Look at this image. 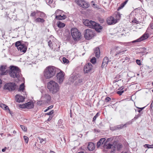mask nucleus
<instances>
[{"label": "nucleus", "instance_id": "1", "mask_svg": "<svg viewBox=\"0 0 153 153\" xmlns=\"http://www.w3.org/2000/svg\"><path fill=\"white\" fill-rule=\"evenodd\" d=\"M56 68L53 66L47 67L44 71V76L46 79H50L54 76L56 73Z\"/></svg>", "mask_w": 153, "mask_h": 153}, {"label": "nucleus", "instance_id": "2", "mask_svg": "<svg viewBox=\"0 0 153 153\" xmlns=\"http://www.w3.org/2000/svg\"><path fill=\"white\" fill-rule=\"evenodd\" d=\"M9 73L11 77L18 79L20 77L21 71L18 67L11 65L10 67Z\"/></svg>", "mask_w": 153, "mask_h": 153}, {"label": "nucleus", "instance_id": "3", "mask_svg": "<svg viewBox=\"0 0 153 153\" xmlns=\"http://www.w3.org/2000/svg\"><path fill=\"white\" fill-rule=\"evenodd\" d=\"M48 88L50 91L53 94L56 93L59 90V86L58 83L53 80L50 81L48 83Z\"/></svg>", "mask_w": 153, "mask_h": 153}, {"label": "nucleus", "instance_id": "4", "mask_svg": "<svg viewBox=\"0 0 153 153\" xmlns=\"http://www.w3.org/2000/svg\"><path fill=\"white\" fill-rule=\"evenodd\" d=\"M71 33L72 37L74 40H77L80 38L81 36V33L76 28H72L71 30Z\"/></svg>", "mask_w": 153, "mask_h": 153}, {"label": "nucleus", "instance_id": "5", "mask_svg": "<svg viewBox=\"0 0 153 153\" xmlns=\"http://www.w3.org/2000/svg\"><path fill=\"white\" fill-rule=\"evenodd\" d=\"M84 33L85 37L87 39H90L94 36L95 33L91 29H87L85 30L84 31Z\"/></svg>", "mask_w": 153, "mask_h": 153}, {"label": "nucleus", "instance_id": "6", "mask_svg": "<svg viewBox=\"0 0 153 153\" xmlns=\"http://www.w3.org/2000/svg\"><path fill=\"white\" fill-rule=\"evenodd\" d=\"M16 88V84L14 83H8L5 85L4 86V89L11 91L14 90Z\"/></svg>", "mask_w": 153, "mask_h": 153}, {"label": "nucleus", "instance_id": "7", "mask_svg": "<svg viewBox=\"0 0 153 153\" xmlns=\"http://www.w3.org/2000/svg\"><path fill=\"white\" fill-rule=\"evenodd\" d=\"M41 102L43 103H49L51 99V96L48 94H45L44 96H42L41 98Z\"/></svg>", "mask_w": 153, "mask_h": 153}, {"label": "nucleus", "instance_id": "8", "mask_svg": "<svg viewBox=\"0 0 153 153\" xmlns=\"http://www.w3.org/2000/svg\"><path fill=\"white\" fill-rule=\"evenodd\" d=\"M9 70L7 69L6 65H1L0 67V75H6L9 72Z\"/></svg>", "mask_w": 153, "mask_h": 153}, {"label": "nucleus", "instance_id": "9", "mask_svg": "<svg viewBox=\"0 0 153 153\" xmlns=\"http://www.w3.org/2000/svg\"><path fill=\"white\" fill-rule=\"evenodd\" d=\"M83 23L85 26L92 28L96 24V22H95L91 20L89 21L88 19L84 20Z\"/></svg>", "mask_w": 153, "mask_h": 153}, {"label": "nucleus", "instance_id": "10", "mask_svg": "<svg viewBox=\"0 0 153 153\" xmlns=\"http://www.w3.org/2000/svg\"><path fill=\"white\" fill-rule=\"evenodd\" d=\"M62 10H57L55 12V14L56 15V18L58 20H62L66 18V16L65 15H63L62 16L61 15H59L62 12Z\"/></svg>", "mask_w": 153, "mask_h": 153}, {"label": "nucleus", "instance_id": "11", "mask_svg": "<svg viewBox=\"0 0 153 153\" xmlns=\"http://www.w3.org/2000/svg\"><path fill=\"white\" fill-rule=\"evenodd\" d=\"M64 73L63 72L61 71L60 72L58 73L57 74V80L59 84L61 83L64 79Z\"/></svg>", "mask_w": 153, "mask_h": 153}, {"label": "nucleus", "instance_id": "12", "mask_svg": "<svg viewBox=\"0 0 153 153\" xmlns=\"http://www.w3.org/2000/svg\"><path fill=\"white\" fill-rule=\"evenodd\" d=\"M92 69V66L91 64L88 62L86 64L84 68V72L85 73H88L91 72Z\"/></svg>", "mask_w": 153, "mask_h": 153}, {"label": "nucleus", "instance_id": "13", "mask_svg": "<svg viewBox=\"0 0 153 153\" xmlns=\"http://www.w3.org/2000/svg\"><path fill=\"white\" fill-rule=\"evenodd\" d=\"M149 37V35L148 34L145 33L141 37L135 40H134L132 42L133 43H134L135 42H141L143 40H144L147 39Z\"/></svg>", "mask_w": 153, "mask_h": 153}, {"label": "nucleus", "instance_id": "14", "mask_svg": "<svg viewBox=\"0 0 153 153\" xmlns=\"http://www.w3.org/2000/svg\"><path fill=\"white\" fill-rule=\"evenodd\" d=\"M107 23L109 25L114 24L116 23V21L114 17L112 16L108 17L107 19Z\"/></svg>", "mask_w": 153, "mask_h": 153}, {"label": "nucleus", "instance_id": "15", "mask_svg": "<svg viewBox=\"0 0 153 153\" xmlns=\"http://www.w3.org/2000/svg\"><path fill=\"white\" fill-rule=\"evenodd\" d=\"M20 46V47L18 48V50L19 51L21 52L25 53L27 50V47L24 44H22Z\"/></svg>", "mask_w": 153, "mask_h": 153}, {"label": "nucleus", "instance_id": "16", "mask_svg": "<svg viewBox=\"0 0 153 153\" xmlns=\"http://www.w3.org/2000/svg\"><path fill=\"white\" fill-rule=\"evenodd\" d=\"M25 98V97L19 95H17L15 96V100L16 102H19L24 101Z\"/></svg>", "mask_w": 153, "mask_h": 153}, {"label": "nucleus", "instance_id": "17", "mask_svg": "<svg viewBox=\"0 0 153 153\" xmlns=\"http://www.w3.org/2000/svg\"><path fill=\"white\" fill-rule=\"evenodd\" d=\"M93 28H94L97 32H100L101 31L102 27L100 26L99 24L96 22V24L94 25Z\"/></svg>", "mask_w": 153, "mask_h": 153}, {"label": "nucleus", "instance_id": "18", "mask_svg": "<svg viewBox=\"0 0 153 153\" xmlns=\"http://www.w3.org/2000/svg\"><path fill=\"white\" fill-rule=\"evenodd\" d=\"M108 62V58L107 57H105L103 59L101 67L103 68L105 66H106Z\"/></svg>", "mask_w": 153, "mask_h": 153}, {"label": "nucleus", "instance_id": "19", "mask_svg": "<svg viewBox=\"0 0 153 153\" xmlns=\"http://www.w3.org/2000/svg\"><path fill=\"white\" fill-rule=\"evenodd\" d=\"M95 146L93 143L90 142L88 143V149L89 151H92L94 149Z\"/></svg>", "mask_w": 153, "mask_h": 153}, {"label": "nucleus", "instance_id": "20", "mask_svg": "<svg viewBox=\"0 0 153 153\" xmlns=\"http://www.w3.org/2000/svg\"><path fill=\"white\" fill-rule=\"evenodd\" d=\"M94 53L95 56L98 58L99 57L100 54V52L99 48H96L94 49Z\"/></svg>", "mask_w": 153, "mask_h": 153}, {"label": "nucleus", "instance_id": "21", "mask_svg": "<svg viewBox=\"0 0 153 153\" xmlns=\"http://www.w3.org/2000/svg\"><path fill=\"white\" fill-rule=\"evenodd\" d=\"M105 138H103L100 139V140L97 142V146L98 148L101 145H102L105 141Z\"/></svg>", "mask_w": 153, "mask_h": 153}, {"label": "nucleus", "instance_id": "22", "mask_svg": "<svg viewBox=\"0 0 153 153\" xmlns=\"http://www.w3.org/2000/svg\"><path fill=\"white\" fill-rule=\"evenodd\" d=\"M26 108L27 109H31L33 108L34 105L33 103L29 102L25 103Z\"/></svg>", "mask_w": 153, "mask_h": 153}, {"label": "nucleus", "instance_id": "23", "mask_svg": "<svg viewBox=\"0 0 153 153\" xmlns=\"http://www.w3.org/2000/svg\"><path fill=\"white\" fill-rule=\"evenodd\" d=\"M82 6H80V7L84 8H87L89 7V4L88 3L84 1L82 5Z\"/></svg>", "mask_w": 153, "mask_h": 153}, {"label": "nucleus", "instance_id": "24", "mask_svg": "<svg viewBox=\"0 0 153 153\" xmlns=\"http://www.w3.org/2000/svg\"><path fill=\"white\" fill-rule=\"evenodd\" d=\"M35 21L36 22H40L43 23L45 22V20L43 18H38L35 19Z\"/></svg>", "mask_w": 153, "mask_h": 153}, {"label": "nucleus", "instance_id": "25", "mask_svg": "<svg viewBox=\"0 0 153 153\" xmlns=\"http://www.w3.org/2000/svg\"><path fill=\"white\" fill-rule=\"evenodd\" d=\"M57 26L59 28H62L65 27V24L60 21H58L57 22Z\"/></svg>", "mask_w": 153, "mask_h": 153}, {"label": "nucleus", "instance_id": "26", "mask_svg": "<svg viewBox=\"0 0 153 153\" xmlns=\"http://www.w3.org/2000/svg\"><path fill=\"white\" fill-rule=\"evenodd\" d=\"M84 1V0H76L75 2L78 6L80 7L82 6V5Z\"/></svg>", "mask_w": 153, "mask_h": 153}, {"label": "nucleus", "instance_id": "27", "mask_svg": "<svg viewBox=\"0 0 153 153\" xmlns=\"http://www.w3.org/2000/svg\"><path fill=\"white\" fill-rule=\"evenodd\" d=\"M25 90V86L24 83H22L20 86L19 89L18 91H22L23 92L24 90Z\"/></svg>", "mask_w": 153, "mask_h": 153}, {"label": "nucleus", "instance_id": "28", "mask_svg": "<svg viewBox=\"0 0 153 153\" xmlns=\"http://www.w3.org/2000/svg\"><path fill=\"white\" fill-rule=\"evenodd\" d=\"M1 107L4 110H7L8 109L10 111V109H9L8 107L6 105L4 104H1L0 105Z\"/></svg>", "mask_w": 153, "mask_h": 153}, {"label": "nucleus", "instance_id": "29", "mask_svg": "<svg viewBox=\"0 0 153 153\" xmlns=\"http://www.w3.org/2000/svg\"><path fill=\"white\" fill-rule=\"evenodd\" d=\"M115 147L117 148V150H119L123 146L121 143L117 144L116 145L114 146Z\"/></svg>", "mask_w": 153, "mask_h": 153}, {"label": "nucleus", "instance_id": "30", "mask_svg": "<svg viewBox=\"0 0 153 153\" xmlns=\"http://www.w3.org/2000/svg\"><path fill=\"white\" fill-rule=\"evenodd\" d=\"M128 0H126L123 3H122L120 6L118 8V10L123 8L128 2Z\"/></svg>", "mask_w": 153, "mask_h": 153}, {"label": "nucleus", "instance_id": "31", "mask_svg": "<svg viewBox=\"0 0 153 153\" xmlns=\"http://www.w3.org/2000/svg\"><path fill=\"white\" fill-rule=\"evenodd\" d=\"M46 2L47 4L50 5L51 7H53L52 4L53 2V0H46Z\"/></svg>", "mask_w": 153, "mask_h": 153}, {"label": "nucleus", "instance_id": "32", "mask_svg": "<svg viewBox=\"0 0 153 153\" xmlns=\"http://www.w3.org/2000/svg\"><path fill=\"white\" fill-rule=\"evenodd\" d=\"M83 80V79L82 78L79 79L77 81V84L79 85L83 84L84 83Z\"/></svg>", "mask_w": 153, "mask_h": 153}, {"label": "nucleus", "instance_id": "33", "mask_svg": "<svg viewBox=\"0 0 153 153\" xmlns=\"http://www.w3.org/2000/svg\"><path fill=\"white\" fill-rule=\"evenodd\" d=\"M126 124H125L124 125L121 124L118 125L117 126V128L118 129H122L124 126L126 127Z\"/></svg>", "mask_w": 153, "mask_h": 153}, {"label": "nucleus", "instance_id": "34", "mask_svg": "<svg viewBox=\"0 0 153 153\" xmlns=\"http://www.w3.org/2000/svg\"><path fill=\"white\" fill-rule=\"evenodd\" d=\"M23 43H21L20 42V41H18L17 42H16L15 43V46L16 47H17V49H18V48H19V47H20V45H21Z\"/></svg>", "mask_w": 153, "mask_h": 153}, {"label": "nucleus", "instance_id": "35", "mask_svg": "<svg viewBox=\"0 0 153 153\" xmlns=\"http://www.w3.org/2000/svg\"><path fill=\"white\" fill-rule=\"evenodd\" d=\"M37 13H38V11H36V12L35 11L32 12L30 15V16L31 17H33L35 18L36 17L35 16H36V14Z\"/></svg>", "mask_w": 153, "mask_h": 153}, {"label": "nucleus", "instance_id": "36", "mask_svg": "<svg viewBox=\"0 0 153 153\" xmlns=\"http://www.w3.org/2000/svg\"><path fill=\"white\" fill-rule=\"evenodd\" d=\"M90 62L93 64L95 63L96 62V58L94 57H93L91 59Z\"/></svg>", "mask_w": 153, "mask_h": 153}, {"label": "nucleus", "instance_id": "37", "mask_svg": "<svg viewBox=\"0 0 153 153\" xmlns=\"http://www.w3.org/2000/svg\"><path fill=\"white\" fill-rule=\"evenodd\" d=\"M112 146L113 145L111 144H108L106 145L105 148L107 149H110L111 148Z\"/></svg>", "mask_w": 153, "mask_h": 153}, {"label": "nucleus", "instance_id": "38", "mask_svg": "<svg viewBox=\"0 0 153 153\" xmlns=\"http://www.w3.org/2000/svg\"><path fill=\"white\" fill-rule=\"evenodd\" d=\"M38 141H39V142L40 143L43 144L45 143H43V142L44 141V139L40 137H38Z\"/></svg>", "mask_w": 153, "mask_h": 153}, {"label": "nucleus", "instance_id": "39", "mask_svg": "<svg viewBox=\"0 0 153 153\" xmlns=\"http://www.w3.org/2000/svg\"><path fill=\"white\" fill-rule=\"evenodd\" d=\"M38 13H40L39 16L40 17L42 18H43L45 17V14L43 12L39 11Z\"/></svg>", "mask_w": 153, "mask_h": 153}, {"label": "nucleus", "instance_id": "40", "mask_svg": "<svg viewBox=\"0 0 153 153\" xmlns=\"http://www.w3.org/2000/svg\"><path fill=\"white\" fill-rule=\"evenodd\" d=\"M63 62L64 63H68L69 62V61L68 59L65 57L63 58Z\"/></svg>", "mask_w": 153, "mask_h": 153}, {"label": "nucleus", "instance_id": "41", "mask_svg": "<svg viewBox=\"0 0 153 153\" xmlns=\"http://www.w3.org/2000/svg\"><path fill=\"white\" fill-rule=\"evenodd\" d=\"M144 146V147L149 148H153V145H150L149 144H145Z\"/></svg>", "mask_w": 153, "mask_h": 153}, {"label": "nucleus", "instance_id": "42", "mask_svg": "<svg viewBox=\"0 0 153 153\" xmlns=\"http://www.w3.org/2000/svg\"><path fill=\"white\" fill-rule=\"evenodd\" d=\"M20 126L23 131H27V128L25 126L22 125H21Z\"/></svg>", "mask_w": 153, "mask_h": 153}, {"label": "nucleus", "instance_id": "43", "mask_svg": "<svg viewBox=\"0 0 153 153\" xmlns=\"http://www.w3.org/2000/svg\"><path fill=\"white\" fill-rule=\"evenodd\" d=\"M24 140L25 142L27 143H28L29 138L27 137L26 136H24L23 137Z\"/></svg>", "mask_w": 153, "mask_h": 153}, {"label": "nucleus", "instance_id": "44", "mask_svg": "<svg viewBox=\"0 0 153 153\" xmlns=\"http://www.w3.org/2000/svg\"><path fill=\"white\" fill-rule=\"evenodd\" d=\"M126 51V50L118 51L116 53L115 55V56H117V55L120 54L121 53L123 54L124 52L125 51Z\"/></svg>", "mask_w": 153, "mask_h": 153}, {"label": "nucleus", "instance_id": "45", "mask_svg": "<svg viewBox=\"0 0 153 153\" xmlns=\"http://www.w3.org/2000/svg\"><path fill=\"white\" fill-rule=\"evenodd\" d=\"M99 113H97L93 118V121H94L96 119L97 117L98 116Z\"/></svg>", "mask_w": 153, "mask_h": 153}, {"label": "nucleus", "instance_id": "46", "mask_svg": "<svg viewBox=\"0 0 153 153\" xmlns=\"http://www.w3.org/2000/svg\"><path fill=\"white\" fill-rule=\"evenodd\" d=\"M111 99L109 97H106V98L105 99V102H107L109 101L110 100H111Z\"/></svg>", "mask_w": 153, "mask_h": 153}, {"label": "nucleus", "instance_id": "47", "mask_svg": "<svg viewBox=\"0 0 153 153\" xmlns=\"http://www.w3.org/2000/svg\"><path fill=\"white\" fill-rule=\"evenodd\" d=\"M54 112V111L53 110H52L50 112L45 113V115H51Z\"/></svg>", "mask_w": 153, "mask_h": 153}, {"label": "nucleus", "instance_id": "48", "mask_svg": "<svg viewBox=\"0 0 153 153\" xmlns=\"http://www.w3.org/2000/svg\"><path fill=\"white\" fill-rule=\"evenodd\" d=\"M26 107L25 103L24 104L19 105V107L21 108H26Z\"/></svg>", "mask_w": 153, "mask_h": 153}, {"label": "nucleus", "instance_id": "49", "mask_svg": "<svg viewBox=\"0 0 153 153\" xmlns=\"http://www.w3.org/2000/svg\"><path fill=\"white\" fill-rule=\"evenodd\" d=\"M92 5H93V6L94 8H97V9H99L100 8H99V6L98 5H97L96 4H95L94 3L93 4H92Z\"/></svg>", "mask_w": 153, "mask_h": 153}, {"label": "nucleus", "instance_id": "50", "mask_svg": "<svg viewBox=\"0 0 153 153\" xmlns=\"http://www.w3.org/2000/svg\"><path fill=\"white\" fill-rule=\"evenodd\" d=\"M132 22L134 23H135L136 24H138L139 23V22L138 21H137L136 18H134L133 20L132 21Z\"/></svg>", "mask_w": 153, "mask_h": 153}, {"label": "nucleus", "instance_id": "51", "mask_svg": "<svg viewBox=\"0 0 153 153\" xmlns=\"http://www.w3.org/2000/svg\"><path fill=\"white\" fill-rule=\"evenodd\" d=\"M124 91H118L117 92V93L119 94L120 95H121L123 93Z\"/></svg>", "mask_w": 153, "mask_h": 153}, {"label": "nucleus", "instance_id": "52", "mask_svg": "<svg viewBox=\"0 0 153 153\" xmlns=\"http://www.w3.org/2000/svg\"><path fill=\"white\" fill-rule=\"evenodd\" d=\"M136 62L137 64L138 65H141L140 60L137 59L136 60Z\"/></svg>", "mask_w": 153, "mask_h": 153}, {"label": "nucleus", "instance_id": "53", "mask_svg": "<svg viewBox=\"0 0 153 153\" xmlns=\"http://www.w3.org/2000/svg\"><path fill=\"white\" fill-rule=\"evenodd\" d=\"M48 45L51 48L52 45V42L51 40H50L49 42H48Z\"/></svg>", "mask_w": 153, "mask_h": 153}, {"label": "nucleus", "instance_id": "54", "mask_svg": "<svg viewBox=\"0 0 153 153\" xmlns=\"http://www.w3.org/2000/svg\"><path fill=\"white\" fill-rule=\"evenodd\" d=\"M145 107L142 108H138L140 110L137 111L139 112L140 113L141 111Z\"/></svg>", "mask_w": 153, "mask_h": 153}, {"label": "nucleus", "instance_id": "55", "mask_svg": "<svg viewBox=\"0 0 153 153\" xmlns=\"http://www.w3.org/2000/svg\"><path fill=\"white\" fill-rule=\"evenodd\" d=\"M53 107V105H51L48 107L47 108L48 109V110H49L50 109H51Z\"/></svg>", "mask_w": 153, "mask_h": 153}, {"label": "nucleus", "instance_id": "56", "mask_svg": "<svg viewBox=\"0 0 153 153\" xmlns=\"http://www.w3.org/2000/svg\"><path fill=\"white\" fill-rule=\"evenodd\" d=\"M52 117L50 116L49 117V118L48 119V121H50L52 119Z\"/></svg>", "mask_w": 153, "mask_h": 153}, {"label": "nucleus", "instance_id": "57", "mask_svg": "<svg viewBox=\"0 0 153 153\" xmlns=\"http://www.w3.org/2000/svg\"><path fill=\"white\" fill-rule=\"evenodd\" d=\"M140 114H138L137 115V116H135V117H134V118H135V119H137V118H138V117L139 116H140Z\"/></svg>", "mask_w": 153, "mask_h": 153}, {"label": "nucleus", "instance_id": "58", "mask_svg": "<svg viewBox=\"0 0 153 153\" xmlns=\"http://www.w3.org/2000/svg\"><path fill=\"white\" fill-rule=\"evenodd\" d=\"M150 27H151V28L152 29H153V23H151L150 25Z\"/></svg>", "mask_w": 153, "mask_h": 153}, {"label": "nucleus", "instance_id": "59", "mask_svg": "<svg viewBox=\"0 0 153 153\" xmlns=\"http://www.w3.org/2000/svg\"><path fill=\"white\" fill-rule=\"evenodd\" d=\"M6 147H5V148H4V149H2V152H4L5 151V150H6Z\"/></svg>", "mask_w": 153, "mask_h": 153}, {"label": "nucleus", "instance_id": "60", "mask_svg": "<svg viewBox=\"0 0 153 153\" xmlns=\"http://www.w3.org/2000/svg\"><path fill=\"white\" fill-rule=\"evenodd\" d=\"M1 84H2V81L1 80V79H0V88H1Z\"/></svg>", "mask_w": 153, "mask_h": 153}, {"label": "nucleus", "instance_id": "61", "mask_svg": "<svg viewBox=\"0 0 153 153\" xmlns=\"http://www.w3.org/2000/svg\"><path fill=\"white\" fill-rule=\"evenodd\" d=\"M100 22L101 23H103V20H100Z\"/></svg>", "mask_w": 153, "mask_h": 153}, {"label": "nucleus", "instance_id": "62", "mask_svg": "<svg viewBox=\"0 0 153 153\" xmlns=\"http://www.w3.org/2000/svg\"><path fill=\"white\" fill-rule=\"evenodd\" d=\"M112 139L111 138H108V139L107 140L108 141H110V140H112Z\"/></svg>", "mask_w": 153, "mask_h": 153}, {"label": "nucleus", "instance_id": "63", "mask_svg": "<svg viewBox=\"0 0 153 153\" xmlns=\"http://www.w3.org/2000/svg\"><path fill=\"white\" fill-rule=\"evenodd\" d=\"M153 107V105H152V104H151V105H150V108H152Z\"/></svg>", "mask_w": 153, "mask_h": 153}, {"label": "nucleus", "instance_id": "64", "mask_svg": "<svg viewBox=\"0 0 153 153\" xmlns=\"http://www.w3.org/2000/svg\"><path fill=\"white\" fill-rule=\"evenodd\" d=\"M153 107V105H152V104H151V105H150V108H152Z\"/></svg>", "mask_w": 153, "mask_h": 153}]
</instances>
